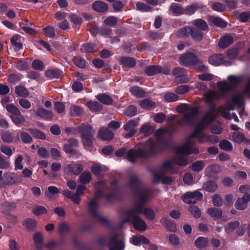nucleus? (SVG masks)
I'll list each match as a JSON object with an SVG mask.
<instances>
[{
    "instance_id": "c756f323",
    "label": "nucleus",
    "mask_w": 250,
    "mask_h": 250,
    "mask_svg": "<svg viewBox=\"0 0 250 250\" xmlns=\"http://www.w3.org/2000/svg\"><path fill=\"white\" fill-rule=\"evenodd\" d=\"M43 236L40 232H37L34 234L33 239L36 246V248L38 250H42L43 246L42 244Z\"/></svg>"
},
{
    "instance_id": "0eeeda50",
    "label": "nucleus",
    "mask_w": 250,
    "mask_h": 250,
    "mask_svg": "<svg viewBox=\"0 0 250 250\" xmlns=\"http://www.w3.org/2000/svg\"><path fill=\"white\" fill-rule=\"evenodd\" d=\"M82 142L84 146L90 147L93 145L94 130L92 126L87 124H81L77 127Z\"/></svg>"
},
{
    "instance_id": "20e7f679",
    "label": "nucleus",
    "mask_w": 250,
    "mask_h": 250,
    "mask_svg": "<svg viewBox=\"0 0 250 250\" xmlns=\"http://www.w3.org/2000/svg\"><path fill=\"white\" fill-rule=\"evenodd\" d=\"M158 151L157 144L149 139L146 142L143 147L129 149L126 152V159L131 163H134L138 159L146 160L155 155Z\"/></svg>"
},
{
    "instance_id": "f704fd0d",
    "label": "nucleus",
    "mask_w": 250,
    "mask_h": 250,
    "mask_svg": "<svg viewBox=\"0 0 250 250\" xmlns=\"http://www.w3.org/2000/svg\"><path fill=\"white\" fill-rule=\"evenodd\" d=\"M169 9L172 13L176 16L184 14V8L177 3L171 4Z\"/></svg>"
},
{
    "instance_id": "680f3d73",
    "label": "nucleus",
    "mask_w": 250,
    "mask_h": 250,
    "mask_svg": "<svg viewBox=\"0 0 250 250\" xmlns=\"http://www.w3.org/2000/svg\"><path fill=\"white\" fill-rule=\"evenodd\" d=\"M82 108L78 106L72 105L70 107V114L73 116H79L83 113Z\"/></svg>"
},
{
    "instance_id": "423d86ee",
    "label": "nucleus",
    "mask_w": 250,
    "mask_h": 250,
    "mask_svg": "<svg viewBox=\"0 0 250 250\" xmlns=\"http://www.w3.org/2000/svg\"><path fill=\"white\" fill-rule=\"evenodd\" d=\"M246 95H250V79L243 90L233 93L230 98L227 100V109L233 110L236 106H242L244 104V97Z\"/></svg>"
},
{
    "instance_id": "5701e85b",
    "label": "nucleus",
    "mask_w": 250,
    "mask_h": 250,
    "mask_svg": "<svg viewBox=\"0 0 250 250\" xmlns=\"http://www.w3.org/2000/svg\"><path fill=\"white\" fill-rule=\"evenodd\" d=\"M161 171V173L164 174L166 173H174L176 172L172 160L165 162L162 165Z\"/></svg>"
},
{
    "instance_id": "de8ad7c7",
    "label": "nucleus",
    "mask_w": 250,
    "mask_h": 250,
    "mask_svg": "<svg viewBox=\"0 0 250 250\" xmlns=\"http://www.w3.org/2000/svg\"><path fill=\"white\" fill-rule=\"evenodd\" d=\"M91 175L89 171H84L80 176V182L83 184H86L90 182Z\"/></svg>"
},
{
    "instance_id": "3c124183",
    "label": "nucleus",
    "mask_w": 250,
    "mask_h": 250,
    "mask_svg": "<svg viewBox=\"0 0 250 250\" xmlns=\"http://www.w3.org/2000/svg\"><path fill=\"white\" fill-rule=\"evenodd\" d=\"M27 130L31 134L33 137L42 140H44L46 138V136L44 133L40 130L31 128H28Z\"/></svg>"
},
{
    "instance_id": "7ed1b4c3",
    "label": "nucleus",
    "mask_w": 250,
    "mask_h": 250,
    "mask_svg": "<svg viewBox=\"0 0 250 250\" xmlns=\"http://www.w3.org/2000/svg\"><path fill=\"white\" fill-rule=\"evenodd\" d=\"M143 204L142 203H135L133 205L124 212L125 218L120 223L119 227L122 228L124 225L127 222H131L135 229L140 231H144L147 228V226L144 220L139 215L143 212Z\"/></svg>"
},
{
    "instance_id": "13d9d810",
    "label": "nucleus",
    "mask_w": 250,
    "mask_h": 250,
    "mask_svg": "<svg viewBox=\"0 0 250 250\" xmlns=\"http://www.w3.org/2000/svg\"><path fill=\"white\" fill-rule=\"evenodd\" d=\"M1 140L6 143H11L14 140V137L9 131H5L3 132L1 134Z\"/></svg>"
},
{
    "instance_id": "ea45409f",
    "label": "nucleus",
    "mask_w": 250,
    "mask_h": 250,
    "mask_svg": "<svg viewBox=\"0 0 250 250\" xmlns=\"http://www.w3.org/2000/svg\"><path fill=\"white\" fill-rule=\"evenodd\" d=\"M23 225L29 230H34L37 226V222L35 219L26 218L23 220Z\"/></svg>"
},
{
    "instance_id": "f03ea898",
    "label": "nucleus",
    "mask_w": 250,
    "mask_h": 250,
    "mask_svg": "<svg viewBox=\"0 0 250 250\" xmlns=\"http://www.w3.org/2000/svg\"><path fill=\"white\" fill-rule=\"evenodd\" d=\"M215 119V116L212 114V111L208 113L201 122L197 125L194 132L187 137L185 144L178 148L177 151L187 154H198L199 153V149L193 146L195 143L193 139L199 136V134L204 130L207 125L211 123Z\"/></svg>"
},
{
    "instance_id": "e2e57ef3",
    "label": "nucleus",
    "mask_w": 250,
    "mask_h": 250,
    "mask_svg": "<svg viewBox=\"0 0 250 250\" xmlns=\"http://www.w3.org/2000/svg\"><path fill=\"white\" fill-rule=\"evenodd\" d=\"M32 212L35 215L40 216L42 214H46L47 212V210L44 207L38 206L34 208Z\"/></svg>"
},
{
    "instance_id": "6ab92c4d",
    "label": "nucleus",
    "mask_w": 250,
    "mask_h": 250,
    "mask_svg": "<svg viewBox=\"0 0 250 250\" xmlns=\"http://www.w3.org/2000/svg\"><path fill=\"white\" fill-rule=\"evenodd\" d=\"M250 201L248 196H243L242 197L238 198L235 203V208L239 210H243L246 209L248 206V203Z\"/></svg>"
},
{
    "instance_id": "09e8293b",
    "label": "nucleus",
    "mask_w": 250,
    "mask_h": 250,
    "mask_svg": "<svg viewBox=\"0 0 250 250\" xmlns=\"http://www.w3.org/2000/svg\"><path fill=\"white\" fill-rule=\"evenodd\" d=\"M130 91L133 95L139 98H142L145 96V92L138 86L131 87Z\"/></svg>"
},
{
    "instance_id": "ddd939ff",
    "label": "nucleus",
    "mask_w": 250,
    "mask_h": 250,
    "mask_svg": "<svg viewBox=\"0 0 250 250\" xmlns=\"http://www.w3.org/2000/svg\"><path fill=\"white\" fill-rule=\"evenodd\" d=\"M187 70L180 67H176L172 70V74L176 76L175 82H178L180 83H186L188 81V78L186 76Z\"/></svg>"
},
{
    "instance_id": "864d4df0",
    "label": "nucleus",
    "mask_w": 250,
    "mask_h": 250,
    "mask_svg": "<svg viewBox=\"0 0 250 250\" xmlns=\"http://www.w3.org/2000/svg\"><path fill=\"white\" fill-rule=\"evenodd\" d=\"M81 50L87 53H93L96 51L95 45L91 43H85L83 44Z\"/></svg>"
},
{
    "instance_id": "2eb2a0df",
    "label": "nucleus",
    "mask_w": 250,
    "mask_h": 250,
    "mask_svg": "<svg viewBox=\"0 0 250 250\" xmlns=\"http://www.w3.org/2000/svg\"><path fill=\"white\" fill-rule=\"evenodd\" d=\"M202 197L203 195L200 192L194 191L186 193L183 196V200L185 203L190 204L191 203H194V201H192V199L201 200Z\"/></svg>"
},
{
    "instance_id": "bf43d9fd",
    "label": "nucleus",
    "mask_w": 250,
    "mask_h": 250,
    "mask_svg": "<svg viewBox=\"0 0 250 250\" xmlns=\"http://www.w3.org/2000/svg\"><path fill=\"white\" fill-rule=\"evenodd\" d=\"M145 204V203H144L143 205ZM143 213H144L146 217L149 220H152L155 218V212L151 208H146L144 209V208L143 207Z\"/></svg>"
},
{
    "instance_id": "58836bf2",
    "label": "nucleus",
    "mask_w": 250,
    "mask_h": 250,
    "mask_svg": "<svg viewBox=\"0 0 250 250\" xmlns=\"http://www.w3.org/2000/svg\"><path fill=\"white\" fill-rule=\"evenodd\" d=\"M89 109L93 112H98L102 109L103 105L97 101H89L87 103Z\"/></svg>"
},
{
    "instance_id": "e433bc0d",
    "label": "nucleus",
    "mask_w": 250,
    "mask_h": 250,
    "mask_svg": "<svg viewBox=\"0 0 250 250\" xmlns=\"http://www.w3.org/2000/svg\"><path fill=\"white\" fill-rule=\"evenodd\" d=\"M10 117L13 122L18 126L21 125H23L26 122L24 117L21 114V112H20V115L11 116Z\"/></svg>"
},
{
    "instance_id": "4d7b16f0",
    "label": "nucleus",
    "mask_w": 250,
    "mask_h": 250,
    "mask_svg": "<svg viewBox=\"0 0 250 250\" xmlns=\"http://www.w3.org/2000/svg\"><path fill=\"white\" fill-rule=\"evenodd\" d=\"M188 210L195 218H198L201 217V211L196 206L194 205L189 206Z\"/></svg>"
},
{
    "instance_id": "1a4fd4ad",
    "label": "nucleus",
    "mask_w": 250,
    "mask_h": 250,
    "mask_svg": "<svg viewBox=\"0 0 250 250\" xmlns=\"http://www.w3.org/2000/svg\"><path fill=\"white\" fill-rule=\"evenodd\" d=\"M198 57L192 53H185L179 57V63L185 66H190L199 63Z\"/></svg>"
},
{
    "instance_id": "a211bd4d",
    "label": "nucleus",
    "mask_w": 250,
    "mask_h": 250,
    "mask_svg": "<svg viewBox=\"0 0 250 250\" xmlns=\"http://www.w3.org/2000/svg\"><path fill=\"white\" fill-rule=\"evenodd\" d=\"M136 126V122L134 120H129L124 126V129L126 131H128V133L125 134V138H129L134 135L137 131L135 129Z\"/></svg>"
},
{
    "instance_id": "6e6d98bb",
    "label": "nucleus",
    "mask_w": 250,
    "mask_h": 250,
    "mask_svg": "<svg viewBox=\"0 0 250 250\" xmlns=\"http://www.w3.org/2000/svg\"><path fill=\"white\" fill-rule=\"evenodd\" d=\"M205 167V163L202 161H197L191 165V169L192 170L196 172H199L201 171Z\"/></svg>"
},
{
    "instance_id": "bb28decb",
    "label": "nucleus",
    "mask_w": 250,
    "mask_h": 250,
    "mask_svg": "<svg viewBox=\"0 0 250 250\" xmlns=\"http://www.w3.org/2000/svg\"><path fill=\"white\" fill-rule=\"evenodd\" d=\"M207 212L214 220H217L222 217L223 211L221 208L213 207L208 208Z\"/></svg>"
},
{
    "instance_id": "f8f14e48",
    "label": "nucleus",
    "mask_w": 250,
    "mask_h": 250,
    "mask_svg": "<svg viewBox=\"0 0 250 250\" xmlns=\"http://www.w3.org/2000/svg\"><path fill=\"white\" fill-rule=\"evenodd\" d=\"M109 250H123L125 244L122 239H119L118 235L113 234L109 238L108 245Z\"/></svg>"
},
{
    "instance_id": "f257e3e1",
    "label": "nucleus",
    "mask_w": 250,
    "mask_h": 250,
    "mask_svg": "<svg viewBox=\"0 0 250 250\" xmlns=\"http://www.w3.org/2000/svg\"><path fill=\"white\" fill-rule=\"evenodd\" d=\"M176 109L178 112L183 113L184 115L181 119L177 121L175 123H171V121L175 120V115L171 116L167 119L169 125L167 129L169 133L176 131L178 128L177 125H192L196 118L199 114L198 107L187 104H181L177 106Z\"/></svg>"
},
{
    "instance_id": "49530a36",
    "label": "nucleus",
    "mask_w": 250,
    "mask_h": 250,
    "mask_svg": "<svg viewBox=\"0 0 250 250\" xmlns=\"http://www.w3.org/2000/svg\"><path fill=\"white\" fill-rule=\"evenodd\" d=\"M21 37L18 34L13 36L11 39V43L19 49L22 48V44L21 42Z\"/></svg>"
},
{
    "instance_id": "4468645a",
    "label": "nucleus",
    "mask_w": 250,
    "mask_h": 250,
    "mask_svg": "<svg viewBox=\"0 0 250 250\" xmlns=\"http://www.w3.org/2000/svg\"><path fill=\"white\" fill-rule=\"evenodd\" d=\"M181 146H182L177 147L175 148V153L176 155L172 159V161L174 165L175 164L179 166L183 167L187 165L188 163V162L187 157L182 154L185 155H189V154H187L183 152H178L177 149Z\"/></svg>"
},
{
    "instance_id": "aec40b11",
    "label": "nucleus",
    "mask_w": 250,
    "mask_h": 250,
    "mask_svg": "<svg viewBox=\"0 0 250 250\" xmlns=\"http://www.w3.org/2000/svg\"><path fill=\"white\" fill-rule=\"evenodd\" d=\"M36 115L46 120H51L53 116L52 111L47 110L43 107L38 109L36 112Z\"/></svg>"
},
{
    "instance_id": "9d476101",
    "label": "nucleus",
    "mask_w": 250,
    "mask_h": 250,
    "mask_svg": "<svg viewBox=\"0 0 250 250\" xmlns=\"http://www.w3.org/2000/svg\"><path fill=\"white\" fill-rule=\"evenodd\" d=\"M98 206L97 200L95 199L91 200L88 204L89 211L93 218L97 219L102 224H105L108 222L107 220L99 213L97 210Z\"/></svg>"
},
{
    "instance_id": "5fc2aeb1",
    "label": "nucleus",
    "mask_w": 250,
    "mask_h": 250,
    "mask_svg": "<svg viewBox=\"0 0 250 250\" xmlns=\"http://www.w3.org/2000/svg\"><path fill=\"white\" fill-rule=\"evenodd\" d=\"M5 107L7 111L13 115L12 116L20 115V112H21L20 109L14 104H7L6 105Z\"/></svg>"
},
{
    "instance_id": "2f4dec72",
    "label": "nucleus",
    "mask_w": 250,
    "mask_h": 250,
    "mask_svg": "<svg viewBox=\"0 0 250 250\" xmlns=\"http://www.w3.org/2000/svg\"><path fill=\"white\" fill-rule=\"evenodd\" d=\"M192 27L185 26L177 31L176 35L178 38L188 37L190 36Z\"/></svg>"
},
{
    "instance_id": "79ce46f5",
    "label": "nucleus",
    "mask_w": 250,
    "mask_h": 250,
    "mask_svg": "<svg viewBox=\"0 0 250 250\" xmlns=\"http://www.w3.org/2000/svg\"><path fill=\"white\" fill-rule=\"evenodd\" d=\"M204 34L201 31L192 27L190 36L196 41L200 42L203 40Z\"/></svg>"
},
{
    "instance_id": "b1692460",
    "label": "nucleus",
    "mask_w": 250,
    "mask_h": 250,
    "mask_svg": "<svg viewBox=\"0 0 250 250\" xmlns=\"http://www.w3.org/2000/svg\"><path fill=\"white\" fill-rule=\"evenodd\" d=\"M5 175L6 177V180L5 181V184H13L22 181L21 177L17 176L13 173L7 172Z\"/></svg>"
},
{
    "instance_id": "052dcab7",
    "label": "nucleus",
    "mask_w": 250,
    "mask_h": 250,
    "mask_svg": "<svg viewBox=\"0 0 250 250\" xmlns=\"http://www.w3.org/2000/svg\"><path fill=\"white\" fill-rule=\"evenodd\" d=\"M240 225V223L238 221H235L229 223L226 227V231L230 233L234 230Z\"/></svg>"
},
{
    "instance_id": "72a5a7b5",
    "label": "nucleus",
    "mask_w": 250,
    "mask_h": 250,
    "mask_svg": "<svg viewBox=\"0 0 250 250\" xmlns=\"http://www.w3.org/2000/svg\"><path fill=\"white\" fill-rule=\"evenodd\" d=\"M217 184L212 181H208L204 183L203 188L208 192H214L217 189Z\"/></svg>"
},
{
    "instance_id": "603ef678",
    "label": "nucleus",
    "mask_w": 250,
    "mask_h": 250,
    "mask_svg": "<svg viewBox=\"0 0 250 250\" xmlns=\"http://www.w3.org/2000/svg\"><path fill=\"white\" fill-rule=\"evenodd\" d=\"M207 102L211 103L213 101L218 99V94L214 91H209L205 95Z\"/></svg>"
},
{
    "instance_id": "f3484780",
    "label": "nucleus",
    "mask_w": 250,
    "mask_h": 250,
    "mask_svg": "<svg viewBox=\"0 0 250 250\" xmlns=\"http://www.w3.org/2000/svg\"><path fill=\"white\" fill-rule=\"evenodd\" d=\"M98 136L103 140L109 141L114 137V133L107 127H101L98 131Z\"/></svg>"
},
{
    "instance_id": "4be33fe9",
    "label": "nucleus",
    "mask_w": 250,
    "mask_h": 250,
    "mask_svg": "<svg viewBox=\"0 0 250 250\" xmlns=\"http://www.w3.org/2000/svg\"><path fill=\"white\" fill-rule=\"evenodd\" d=\"M224 57L221 54H215L209 57V62L214 65H220L223 64Z\"/></svg>"
},
{
    "instance_id": "393cba45",
    "label": "nucleus",
    "mask_w": 250,
    "mask_h": 250,
    "mask_svg": "<svg viewBox=\"0 0 250 250\" xmlns=\"http://www.w3.org/2000/svg\"><path fill=\"white\" fill-rule=\"evenodd\" d=\"M119 62L124 67H133L136 63L134 58L128 57H123L120 59Z\"/></svg>"
},
{
    "instance_id": "c9c22d12",
    "label": "nucleus",
    "mask_w": 250,
    "mask_h": 250,
    "mask_svg": "<svg viewBox=\"0 0 250 250\" xmlns=\"http://www.w3.org/2000/svg\"><path fill=\"white\" fill-rule=\"evenodd\" d=\"M15 93L18 96L23 98H26L29 95V92L27 88L22 85L16 86Z\"/></svg>"
},
{
    "instance_id": "c85d7f7f",
    "label": "nucleus",
    "mask_w": 250,
    "mask_h": 250,
    "mask_svg": "<svg viewBox=\"0 0 250 250\" xmlns=\"http://www.w3.org/2000/svg\"><path fill=\"white\" fill-rule=\"evenodd\" d=\"M208 23L210 25H216L219 27H225L227 26V23L219 17H210L208 19Z\"/></svg>"
},
{
    "instance_id": "c03bdc74",
    "label": "nucleus",
    "mask_w": 250,
    "mask_h": 250,
    "mask_svg": "<svg viewBox=\"0 0 250 250\" xmlns=\"http://www.w3.org/2000/svg\"><path fill=\"white\" fill-rule=\"evenodd\" d=\"M154 131V129L153 126H151L148 123H146L143 125L140 129V132L145 136H149L152 134Z\"/></svg>"
},
{
    "instance_id": "39448f33",
    "label": "nucleus",
    "mask_w": 250,
    "mask_h": 250,
    "mask_svg": "<svg viewBox=\"0 0 250 250\" xmlns=\"http://www.w3.org/2000/svg\"><path fill=\"white\" fill-rule=\"evenodd\" d=\"M128 184L137 199L135 203H146L149 200L151 191L144 186L142 180L138 175L135 174L131 175L129 178Z\"/></svg>"
},
{
    "instance_id": "338daca9",
    "label": "nucleus",
    "mask_w": 250,
    "mask_h": 250,
    "mask_svg": "<svg viewBox=\"0 0 250 250\" xmlns=\"http://www.w3.org/2000/svg\"><path fill=\"white\" fill-rule=\"evenodd\" d=\"M136 8L137 10L142 12H148L152 10V8L150 6L140 2H138L136 3Z\"/></svg>"
},
{
    "instance_id": "8fccbe9b",
    "label": "nucleus",
    "mask_w": 250,
    "mask_h": 250,
    "mask_svg": "<svg viewBox=\"0 0 250 250\" xmlns=\"http://www.w3.org/2000/svg\"><path fill=\"white\" fill-rule=\"evenodd\" d=\"M219 146L221 149L227 151H230L233 148L231 144L227 140L221 141L219 144Z\"/></svg>"
},
{
    "instance_id": "6e6552de",
    "label": "nucleus",
    "mask_w": 250,
    "mask_h": 250,
    "mask_svg": "<svg viewBox=\"0 0 250 250\" xmlns=\"http://www.w3.org/2000/svg\"><path fill=\"white\" fill-rule=\"evenodd\" d=\"M228 80L230 84L227 82H220L218 83V88L222 92H227L232 91L237 84L240 83L243 80V78L241 76H230Z\"/></svg>"
},
{
    "instance_id": "774afa93",
    "label": "nucleus",
    "mask_w": 250,
    "mask_h": 250,
    "mask_svg": "<svg viewBox=\"0 0 250 250\" xmlns=\"http://www.w3.org/2000/svg\"><path fill=\"white\" fill-rule=\"evenodd\" d=\"M232 138L233 141L237 143H242L245 139L244 135L239 132L233 133Z\"/></svg>"
},
{
    "instance_id": "9b49d317",
    "label": "nucleus",
    "mask_w": 250,
    "mask_h": 250,
    "mask_svg": "<svg viewBox=\"0 0 250 250\" xmlns=\"http://www.w3.org/2000/svg\"><path fill=\"white\" fill-rule=\"evenodd\" d=\"M79 145V141L75 139L72 138L67 140V142L63 146V150L67 153L71 154V155L76 157L80 155V153L74 148L77 147Z\"/></svg>"
},
{
    "instance_id": "dca6fc26",
    "label": "nucleus",
    "mask_w": 250,
    "mask_h": 250,
    "mask_svg": "<svg viewBox=\"0 0 250 250\" xmlns=\"http://www.w3.org/2000/svg\"><path fill=\"white\" fill-rule=\"evenodd\" d=\"M83 170V166L80 164H69L66 166L64 167V171L69 174H73L75 175H78Z\"/></svg>"
},
{
    "instance_id": "473e14b6",
    "label": "nucleus",
    "mask_w": 250,
    "mask_h": 250,
    "mask_svg": "<svg viewBox=\"0 0 250 250\" xmlns=\"http://www.w3.org/2000/svg\"><path fill=\"white\" fill-rule=\"evenodd\" d=\"M60 192V189L55 186H49L48 187L44 194L45 196L49 200H52L54 198V195L58 194Z\"/></svg>"
},
{
    "instance_id": "412c9836",
    "label": "nucleus",
    "mask_w": 250,
    "mask_h": 250,
    "mask_svg": "<svg viewBox=\"0 0 250 250\" xmlns=\"http://www.w3.org/2000/svg\"><path fill=\"white\" fill-rule=\"evenodd\" d=\"M233 42V38L229 35L222 37L219 42L218 46L222 49H225Z\"/></svg>"
},
{
    "instance_id": "cd10ccee",
    "label": "nucleus",
    "mask_w": 250,
    "mask_h": 250,
    "mask_svg": "<svg viewBox=\"0 0 250 250\" xmlns=\"http://www.w3.org/2000/svg\"><path fill=\"white\" fill-rule=\"evenodd\" d=\"M163 71V68L159 65H150L145 70V73L148 76H153Z\"/></svg>"
},
{
    "instance_id": "0e129e2a",
    "label": "nucleus",
    "mask_w": 250,
    "mask_h": 250,
    "mask_svg": "<svg viewBox=\"0 0 250 250\" xmlns=\"http://www.w3.org/2000/svg\"><path fill=\"white\" fill-rule=\"evenodd\" d=\"M104 23L110 26H114L118 23V19L114 16H109L104 20Z\"/></svg>"
},
{
    "instance_id": "a18cd8bd",
    "label": "nucleus",
    "mask_w": 250,
    "mask_h": 250,
    "mask_svg": "<svg viewBox=\"0 0 250 250\" xmlns=\"http://www.w3.org/2000/svg\"><path fill=\"white\" fill-rule=\"evenodd\" d=\"M194 26L202 31H207L208 29V25L207 22L202 19H197L194 21Z\"/></svg>"
},
{
    "instance_id": "4c0bfd02",
    "label": "nucleus",
    "mask_w": 250,
    "mask_h": 250,
    "mask_svg": "<svg viewBox=\"0 0 250 250\" xmlns=\"http://www.w3.org/2000/svg\"><path fill=\"white\" fill-rule=\"evenodd\" d=\"M141 107L145 109H151L155 108V103L148 99H144L140 103Z\"/></svg>"
},
{
    "instance_id": "7c9ffc66",
    "label": "nucleus",
    "mask_w": 250,
    "mask_h": 250,
    "mask_svg": "<svg viewBox=\"0 0 250 250\" xmlns=\"http://www.w3.org/2000/svg\"><path fill=\"white\" fill-rule=\"evenodd\" d=\"M96 97L98 101L106 105H110L113 102V99L109 95L104 93L99 94Z\"/></svg>"
},
{
    "instance_id": "a878e982",
    "label": "nucleus",
    "mask_w": 250,
    "mask_h": 250,
    "mask_svg": "<svg viewBox=\"0 0 250 250\" xmlns=\"http://www.w3.org/2000/svg\"><path fill=\"white\" fill-rule=\"evenodd\" d=\"M93 9L98 12L104 13L108 9V5L102 1H96L92 4Z\"/></svg>"
},
{
    "instance_id": "37998d69",
    "label": "nucleus",
    "mask_w": 250,
    "mask_h": 250,
    "mask_svg": "<svg viewBox=\"0 0 250 250\" xmlns=\"http://www.w3.org/2000/svg\"><path fill=\"white\" fill-rule=\"evenodd\" d=\"M61 74V72L58 69H49L45 72V75L49 79L59 78Z\"/></svg>"
},
{
    "instance_id": "a19ab883",
    "label": "nucleus",
    "mask_w": 250,
    "mask_h": 250,
    "mask_svg": "<svg viewBox=\"0 0 250 250\" xmlns=\"http://www.w3.org/2000/svg\"><path fill=\"white\" fill-rule=\"evenodd\" d=\"M194 244L198 248H206L208 246V240L207 238L199 237L195 240Z\"/></svg>"
},
{
    "instance_id": "69168bd1",
    "label": "nucleus",
    "mask_w": 250,
    "mask_h": 250,
    "mask_svg": "<svg viewBox=\"0 0 250 250\" xmlns=\"http://www.w3.org/2000/svg\"><path fill=\"white\" fill-rule=\"evenodd\" d=\"M178 95L172 92L167 93L164 96L165 100L168 103L176 101L178 99Z\"/></svg>"
}]
</instances>
